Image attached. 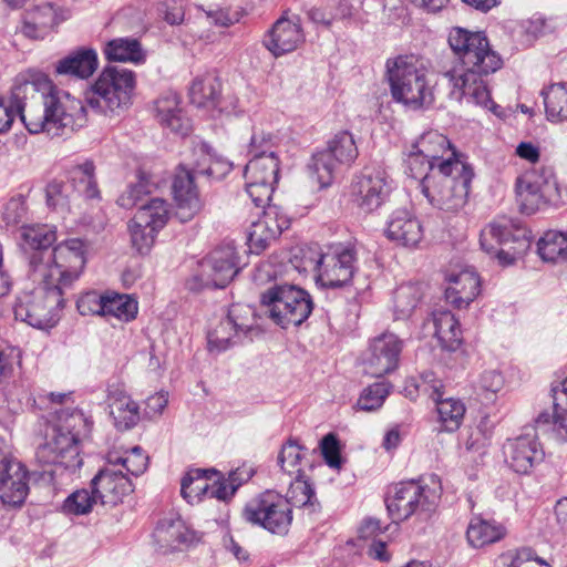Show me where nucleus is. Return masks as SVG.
<instances>
[{"label":"nucleus","instance_id":"obj_21","mask_svg":"<svg viewBox=\"0 0 567 567\" xmlns=\"http://www.w3.org/2000/svg\"><path fill=\"white\" fill-rule=\"evenodd\" d=\"M420 390L427 393L435 403L442 430L457 431L461 427V403L457 399L447 395L442 381L436 379L433 372H425L421 377V382L415 384V390L409 391V395Z\"/></svg>","mask_w":567,"mask_h":567},{"label":"nucleus","instance_id":"obj_5","mask_svg":"<svg viewBox=\"0 0 567 567\" xmlns=\"http://www.w3.org/2000/svg\"><path fill=\"white\" fill-rule=\"evenodd\" d=\"M197 158L190 164H181L174 175L172 190L176 205L175 216L182 221L192 220L203 208L195 181L198 176L220 178L231 169L225 159H214L203 146L196 151Z\"/></svg>","mask_w":567,"mask_h":567},{"label":"nucleus","instance_id":"obj_40","mask_svg":"<svg viewBox=\"0 0 567 567\" xmlns=\"http://www.w3.org/2000/svg\"><path fill=\"white\" fill-rule=\"evenodd\" d=\"M104 54L110 61L134 62L144 60V52L140 42L132 38H117L109 41L104 48Z\"/></svg>","mask_w":567,"mask_h":567},{"label":"nucleus","instance_id":"obj_20","mask_svg":"<svg viewBox=\"0 0 567 567\" xmlns=\"http://www.w3.org/2000/svg\"><path fill=\"white\" fill-rule=\"evenodd\" d=\"M391 183L383 169L364 168L351 184V196L357 206L365 213L378 209L388 198Z\"/></svg>","mask_w":567,"mask_h":567},{"label":"nucleus","instance_id":"obj_15","mask_svg":"<svg viewBox=\"0 0 567 567\" xmlns=\"http://www.w3.org/2000/svg\"><path fill=\"white\" fill-rule=\"evenodd\" d=\"M237 259L233 245L217 247L199 262V274L188 282L189 289L226 287L239 271Z\"/></svg>","mask_w":567,"mask_h":567},{"label":"nucleus","instance_id":"obj_43","mask_svg":"<svg viewBox=\"0 0 567 567\" xmlns=\"http://www.w3.org/2000/svg\"><path fill=\"white\" fill-rule=\"evenodd\" d=\"M547 118L551 122L567 121V83L551 84L542 91Z\"/></svg>","mask_w":567,"mask_h":567},{"label":"nucleus","instance_id":"obj_41","mask_svg":"<svg viewBox=\"0 0 567 567\" xmlns=\"http://www.w3.org/2000/svg\"><path fill=\"white\" fill-rule=\"evenodd\" d=\"M169 216L168 205L162 198H152L142 204L134 215L138 226H147L153 230H161L167 223Z\"/></svg>","mask_w":567,"mask_h":567},{"label":"nucleus","instance_id":"obj_14","mask_svg":"<svg viewBox=\"0 0 567 567\" xmlns=\"http://www.w3.org/2000/svg\"><path fill=\"white\" fill-rule=\"evenodd\" d=\"M243 516L247 522L272 534L285 535L292 522V509L284 496L267 491L246 504Z\"/></svg>","mask_w":567,"mask_h":567},{"label":"nucleus","instance_id":"obj_33","mask_svg":"<svg viewBox=\"0 0 567 567\" xmlns=\"http://www.w3.org/2000/svg\"><path fill=\"white\" fill-rule=\"evenodd\" d=\"M97 68V55L92 49H80L61 59L55 65V72L78 79H87Z\"/></svg>","mask_w":567,"mask_h":567},{"label":"nucleus","instance_id":"obj_36","mask_svg":"<svg viewBox=\"0 0 567 567\" xmlns=\"http://www.w3.org/2000/svg\"><path fill=\"white\" fill-rule=\"evenodd\" d=\"M435 334L443 349L456 351L461 348V327L458 319L450 310L434 313Z\"/></svg>","mask_w":567,"mask_h":567},{"label":"nucleus","instance_id":"obj_61","mask_svg":"<svg viewBox=\"0 0 567 567\" xmlns=\"http://www.w3.org/2000/svg\"><path fill=\"white\" fill-rule=\"evenodd\" d=\"M66 185L63 182L52 181L47 185V204L52 208L64 207L68 204Z\"/></svg>","mask_w":567,"mask_h":567},{"label":"nucleus","instance_id":"obj_48","mask_svg":"<svg viewBox=\"0 0 567 567\" xmlns=\"http://www.w3.org/2000/svg\"><path fill=\"white\" fill-rule=\"evenodd\" d=\"M137 302L126 295H105L103 317L128 322L137 315Z\"/></svg>","mask_w":567,"mask_h":567},{"label":"nucleus","instance_id":"obj_29","mask_svg":"<svg viewBox=\"0 0 567 567\" xmlns=\"http://www.w3.org/2000/svg\"><path fill=\"white\" fill-rule=\"evenodd\" d=\"M58 9L51 3L37 6L25 11L21 32L30 39H44L60 23Z\"/></svg>","mask_w":567,"mask_h":567},{"label":"nucleus","instance_id":"obj_25","mask_svg":"<svg viewBox=\"0 0 567 567\" xmlns=\"http://www.w3.org/2000/svg\"><path fill=\"white\" fill-rule=\"evenodd\" d=\"M290 226V219L284 209L276 205H267L262 215L252 221L248 240L251 248L264 250L271 241L276 240L285 229Z\"/></svg>","mask_w":567,"mask_h":567},{"label":"nucleus","instance_id":"obj_9","mask_svg":"<svg viewBox=\"0 0 567 567\" xmlns=\"http://www.w3.org/2000/svg\"><path fill=\"white\" fill-rule=\"evenodd\" d=\"M301 265L297 268L316 272L317 280L324 287L348 285L357 270V251L351 246L337 245L322 252L316 245L301 249Z\"/></svg>","mask_w":567,"mask_h":567},{"label":"nucleus","instance_id":"obj_45","mask_svg":"<svg viewBox=\"0 0 567 567\" xmlns=\"http://www.w3.org/2000/svg\"><path fill=\"white\" fill-rule=\"evenodd\" d=\"M70 179L75 190L84 197L89 199L100 197L93 162L85 161L82 164L73 166L70 171Z\"/></svg>","mask_w":567,"mask_h":567},{"label":"nucleus","instance_id":"obj_38","mask_svg":"<svg viewBox=\"0 0 567 567\" xmlns=\"http://www.w3.org/2000/svg\"><path fill=\"white\" fill-rule=\"evenodd\" d=\"M21 238L23 247L33 250L30 259L37 254L52 250L50 247L56 240V231L49 225H27L21 228Z\"/></svg>","mask_w":567,"mask_h":567},{"label":"nucleus","instance_id":"obj_46","mask_svg":"<svg viewBox=\"0 0 567 567\" xmlns=\"http://www.w3.org/2000/svg\"><path fill=\"white\" fill-rule=\"evenodd\" d=\"M538 254L544 261L567 260V233L549 230L539 239Z\"/></svg>","mask_w":567,"mask_h":567},{"label":"nucleus","instance_id":"obj_50","mask_svg":"<svg viewBox=\"0 0 567 567\" xmlns=\"http://www.w3.org/2000/svg\"><path fill=\"white\" fill-rule=\"evenodd\" d=\"M392 384L388 381H380L368 386L360 395L357 405L360 410L371 412L380 409L388 395Z\"/></svg>","mask_w":567,"mask_h":567},{"label":"nucleus","instance_id":"obj_31","mask_svg":"<svg viewBox=\"0 0 567 567\" xmlns=\"http://www.w3.org/2000/svg\"><path fill=\"white\" fill-rule=\"evenodd\" d=\"M386 236L403 246L414 247L421 241L423 229L420 220L408 209H396L388 221Z\"/></svg>","mask_w":567,"mask_h":567},{"label":"nucleus","instance_id":"obj_11","mask_svg":"<svg viewBox=\"0 0 567 567\" xmlns=\"http://www.w3.org/2000/svg\"><path fill=\"white\" fill-rule=\"evenodd\" d=\"M261 303L269 317L282 328L301 324L312 311L310 295L292 285H279L261 295Z\"/></svg>","mask_w":567,"mask_h":567},{"label":"nucleus","instance_id":"obj_53","mask_svg":"<svg viewBox=\"0 0 567 567\" xmlns=\"http://www.w3.org/2000/svg\"><path fill=\"white\" fill-rule=\"evenodd\" d=\"M444 275V297L447 303H451L456 309L461 307V292L458 290L461 277V262L458 259H453L450 265L443 270Z\"/></svg>","mask_w":567,"mask_h":567},{"label":"nucleus","instance_id":"obj_55","mask_svg":"<svg viewBox=\"0 0 567 567\" xmlns=\"http://www.w3.org/2000/svg\"><path fill=\"white\" fill-rule=\"evenodd\" d=\"M301 461V446L297 443L296 440H288L286 444L282 445L281 451L278 455V463L281 470L288 474H298L300 475L301 470L299 468V464Z\"/></svg>","mask_w":567,"mask_h":567},{"label":"nucleus","instance_id":"obj_28","mask_svg":"<svg viewBox=\"0 0 567 567\" xmlns=\"http://www.w3.org/2000/svg\"><path fill=\"white\" fill-rule=\"evenodd\" d=\"M107 405L114 425L120 431L133 429L140 422V406L121 384L107 389Z\"/></svg>","mask_w":567,"mask_h":567},{"label":"nucleus","instance_id":"obj_18","mask_svg":"<svg viewBox=\"0 0 567 567\" xmlns=\"http://www.w3.org/2000/svg\"><path fill=\"white\" fill-rule=\"evenodd\" d=\"M557 193L550 169L528 171L516 181V194L523 213L534 214L546 206Z\"/></svg>","mask_w":567,"mask_h":567},{"label":"nucleus","instance_id":"obj_39","mask_svg":"<svg viewBox=\"0 0 567 567\" xmlns=\"http://www.w3.org/2000/svg\"><path fill=\"white\" fill-rule=\"evenodd\" d=\"M220 83L213 74L196 78L189 89L192 104L197 107H214L219 97Z\"/></svg>","mask_w":567,"mask_h":567},{"label":"nucleus","instance_id":"obj_4","mask_svg":"<svg viewBox=\"0 0 567 567\" xmlns=\"http://www.w3.org/2000/svg\"><path fill=\"white\" fill-rule=\"evenodd\" d=\"M85 264L84 241L71 238L60 243L51 251L31 257L28 276L33 282H49L65 291L80 278Z\"/></svg>","mask_w":567,"mask_h":567},{"label":"nucleus","instance_id":"obj_63","mask_svg":"<svg viewBox=\"0 0 567 567\" xmlns=\"http://www.w3.org/2000/svg\"><path fill=\"white\" fill-rule=\"evenodd\" d=\"M147 192L146 185L141 181L135 185L128 186L117 198V204L125 209L133 208L142 202V196Z\"/></svg>","mask_w":567,"mask_h":567},{"label":"nucleus","instance_id":"obj_37","mask_svg":"<svg viewBox=\"0 0 567 567\" xmlns=\"http://www.w3.org/2000/svg\"><path fill=\"white\" fill-rule=\"evenodd\" d=\"M422 282H408L396 288L394 292V313L398 319H406L420 305L426 290Z\"/></svg>","mask_w":567,"mask_h":567},{"label":"nucleus","instance_id":"obj_35","mask_svg":"<svg viewBox=\"0 0 567 567\" xmlns=\"http://www.w3.org/2000/svg\"><path fill=\"white\" fill-rule=\"evenodd\" d=\"M218 476V472L214 468L189 470L183 477L181 483V494L188 502L194 503L199 501L202 496L209 495L210 485L209 481Z\"/></svg>","mask_w":567,"mask_h":567},{"label":"nucleus","instance_id":"obj_22","mask_svg":"<svg viewBox=\"0 0 567 567\" xmlns=\"http://www.w3.org/2000/svg\"><path fill=\"white\" fill-rule=\"evenodd\" d=\"M403 341L394 333L385 332L374 338L363 360L364 372L380 378L399 367Z\"/></svg>","mask_w":567,"mask_h":567},{"label":"nucleus","instance_id":"obj_62","mask_svg":"<svg viewBox=\"0 0 567 567\" xmlns=\"http://www.w3.org/2000/svg\"><path fill=\"white\" fill-rule=\"evenodd\" d=\"M320 447L327 464L331 467H339L340 450L337 437L332 433L327 434L321 440Z\"/></svg>","mask_w":567,"mask_h":567},{"label":"nucleus","instance_id":"obj_8","mask_svg":"<svg viewBox=\"0 0 567 567\" xmlns=\"http://www.w3.org/2000/svg\"><path fill=\"white\" fill-rule=\"evenodd\" d=\"M136 75L121 66L105 68L93 83L86 97L89 107L103 113L120 115L133 102Z\"/></svg>","mask_w":567,"mask_h":567},{"label":"nucleus","instance_id":"obj_27","mask_svg":"<svg viewBox=\"0 0 567 567\" xmlns=\"http://www.w3.org/2000/svg\"><path fill=\"white\" fill-rule=\"evenodd\" d=\"M303 41L300 19L281 17L275 22L264 43L275 56H280L295 51Z\"/></svg>","mask_w":567,"mask_h":567},{"label":"nucleus","instance_id":"obj_59","mask_svg":"<svg viewBox=\"0 0 567 567\" xmlns=\"http://www.w3.org/2000/svg\"><path fill=\"white\" fill-rule=\"evenodd\" d=\"M501 558L511 560L508 567H550L543 559L534 557L533 551L528 548L516 550L515 554H503Z\"/></svg>","mask_w":567,"mask_h":567},{"label":"nucleus","instance_id":"obj_51","mask_svg":"<svg viewBox=\"0 0 567 567\" xmlns=\"http://www.w3.org/2000/svg\"><path fill=\"white\" fill-rule=\"evenodd\" d=\"M95 505H100L95 497L94 489L83 488L72 493L63 503V511L68 514L85 515L90 513Z\"/></svg>","mask_w":567,"mask_h":567},{"label":"nucleus","instance_id":"obj_19","mask_svg":"<svg viewBox=\"0 0 567 567\" xmlns=\"http://www.w3.org/2000/svg\"><path fill=\"white\" fill-rule=\"evenodd\" d=\"M29 493L28 473L14 460L0 437V499L4 506L20 507Z\"/></svg>","mask_w":567,"mask_h":567},{"label":"nucleus","instance_id":"obj_12","mask_svg":"<svg viewBox=\"0 0 567 567\" xmlns=\"http://www.w3.org/2000/svg\"><path fill=\"white\" fill-rule=\"evenodd\" d=\"M480 244L486 252H496L504 266L512 265L527 246L524 230L506 216L495 218L482 229Z\"/></svg>","mask_w":567,"mask_h":567},{"label":"nucleus","instance_id":"obj_10","mask_svg":"<svg viewBox=\"0 0 567 567\" xmlns=\"http://www.w3.org/2000/svg\"><path fill=\"white\" fill-rule=\"evenodd\" d=\"M38 287L23 291L17 298L13 311L18 320L38 329L55 326L64 307V290L49 282H35Z\"/></svg>","mask_w":567,"mask_h":567},{"label":"nucleus","instance_id":"obj_49","mask_svg":"<svg viewBox=\"0 0 567 567\" xmlns=\"http://www.w3.org/2000/svg\"><path fill=\"white\" fill-rule=\"evenodd\" d=\"M405 163L408 175L414 179L420 181L422 193L425 195V197H429V172L434 167L437 168V164L434 163L432 158L425 156L423 153L415 148H413V151L408 155Z\"/></svg>","mask_w":567,"mask_h":567},{"label":"nucleus","instance_id":"obj_32","mask_svg":"<svg viewBox=\"0 0 567 567\" xmlns=\"http://www.w3.org/2000/svg\"><path fill=\"white\" fill-rule=\"evenodd\" d=\"M155 116L159 124L174 133L187 134L189 130L188 118L181 107V99L174 92H166L154 103Z\"/></svg>","mask_w":567,"mask_h":567},{"label":"nucleus","instance_id":"obj_17","mask_svg":"<svg viewBox=\"0 0 567 567\" xmlns=\"http://www.w3.org/2000/svg\"><path fill=\"white\" fill-rule=\"evenodd\" d=\"M255 322L254 308L240 303L230 306L226 318L208 332L209 350L220 352L241 343Z\"/></svg>","mask_w":567,"mask_h":567},{"label":"nucleus","instance_id":"obj_30","mask_svg":"<svg viewBox=\"0 0 567 567\" xmlns=\"http://www.w3.org/2000/svg\"><path fill=\"white\" fill-rule=\"evenodd\" d=\"M154 540L164 553L177 549L181 545L195 542L196 535L179 517L161 519L153 533Z\"/></svg>","mask_w":567,"mask_h":567},{"label":"nucleus","instance_id":"obj_26","mask_svg":"<svg viewBox=\"0 0 567 567\" xmlns=\"http://www.w3.org/2000/svg\"><path fill=\"white\" fill-rule=\"evenodd\" d=\"M90 484L102 506H115L125 495L133 492L130 477L109 463L94 475Z\"/></svg>","mask_w":567,"mask_h":567},{"label":"nucleus","instance_id":"obj_24","mask_svg":"<svg viewBox=\"0 0 567 567\" xmlns=\"http://www.w3.org/2000/svg\"><path fill=\"white\" fill-rule=\"evenodd\" d=\"M503 454L505 463L518 474H528L544 457L536 434L530 433L507 440Z\"/></svg>","mask_w":567,"mask_h":567},{"label":"nucleus","instance_id":"obj_54","mask_svg":"<svg viewBox=\"0 0 567 567\" xmlns=\"http://www.w3.org/2000/svg\"><path fill=\"white\" fill-rule=\"evenodd\" d=\"M486 435L483 431L478 430L477 433L471 434L466 442V452L463 458L474 472H477L483 466V458L485 455Z\"/></svg>","mask_w":567,"mask_h":567},{"label":"nucleus","instance_id":"obj_16","mask_svg":"<svg viewBox=\"0 0 567 567\" xmlns=\"http://www.w3.org/2000/svg\"><path fill=\"white\" fill-rule=\"evenodd\" d=\"M279 176V159L274 152L256 153L245 167L246 192L257 207L270 200Z\"/></svg>","mask_w":567,"mask_h":567},{"label":"nucleus","instance_id":"obj_44","mask_svg":"<svg viewBox=\"0 0 567 567\" xmlns=\"http://www.w3.org/2000/svg\"><path fill=\"white\" fill-rule=\"evenodd\" d=\"M284 498L289 502L291 509L292 507H302L311 514L320 508L311 484L301 475H297L296 480L290 483L287 495Z\"/></svg>","mask_w":567,"mask_h":567},{"label":"nucleus","instance_id":"obj_23","mask_svg":"<svg viewBox=\"0 0 567 567\" xmlns=\"http://www.w3.org/2000/svg\"><path fill=\"white\" fill-rule=\"evenodd\" d=\"M452 157L441 161L437 164L440 181L437 187L426 197L430 203L446 212L456 213L460 208L458 178L461 177L460 154L453 151Z\"/></svg>","mask_w":567,"mask_h":567},{"label":"nucleus","instance_id":"obj_57","mask_svg":"<svg viewBox=\"0 0 567 567\" xmlns=\"http://www.w3.org/2000/svg\"><path fill=\"white\" fill-rule=\"evenodd\" d=\"M105 295L97 291H87L76 301V308L82 316L99 315L103 317Z\"/></svg>","mask_w":567,"mask_h":567},{"label":"nucleus","instance_id":"obj_7","mask_svg":"<svg viewBox=\"0 0 567 567\" xmlns=\"http://www.w3.org/2000/svg\"><path fill=\"white\" fill-rule=\"evenodd\" d=\"M386 74L394 101L414 110L433 101L423 61L414 55H401L386 62Z\"/></svg>","mask_w":567,"mask_h":567},{"label":"nucleus","instance_id":"obj_1","mask_svg":"<svg viewBox=\"0 0 567 567\" xmlns=\"http://www.w3.org/2000/svg\"><path fill=\"white\" fill-rule=\"evenodd\" d=\"M19 115L31 134L62 136L83 127L86 110L81 101L59 90L47 76L17 79L8 100L0 97V134Z\"/></svg>","mask_w":567,"mask_h":567},{"label":"nucleus","instance_id":"obj_58","mask_svg":"<svg viewBox=\"0 0 567 567\" xmlns=\"http://www.w3.org/2000/svg\"><path fill=\"white\" fill-rule=\"evenodd\" d=\"M482 292V279L473 267H463V303H471Z\"/></svg>","mask_w":567,"mask_h":567},{"label":"nucleus","instance_id":"obj_60","mask_svg":"<svg viewBox=\"0 0 567 567\" xmlns=\"http://www.w3.org/2000/svg\"><path fill=\"white\" fill-rule=\"evenodd\" d=\"M555 405V423L559 424L567 434V378L561 382L559 389H553Z\"/></svg>","mask_w":567,"mask_h":567},{"label":"nucleus","instance_id":"obj_6","mask_svg":"<svg viewBox=\"0 0 567 567\" xmlns=\"http://www.w3.org/2000/svg\"><path fill=\"white\" fill-rule=\"evenodd\" d=\"M442 491L441 480L435 474L401 482L386 497V508L394 520L415 517L419 522H427L439 507Z\"/></svg>","mask_w":567,"mask_h":567},{"label":"nucleus","instance_id":"obj_47","mask_svg":"<svg viewBox=\"0 0 567 567\" xmlns=\"http://www.w3.org/2000/svg\"><path fill=\"white\" fill-rule=\"evenodd\" d=\"M148 457L140 446H134L120 456L116 453H110L107 463L116 470H122L126 476L128 474L138 476L144 473L147 467Z\"/></svg>","mask_w":567,"mask_h":567},{"label":"nucleus","instance_id":"obj_13","mask_svg":"<svg viewBox=\"0 0 567 567\" xmlns=\"http://www.w3.org/2000/svg\"><path fill=\"white\" fill-rule=\"evenodd\" d=\"M353 135L348 131L337 133L327 148L316 152L308 165L311 177L321 188L331 185L338 164L350 165L358 157Z\"/></svg>","mask_w":567,"mask_h":567},{"label":"nucleus","instance_id":"obj_42","mask_svg":"<svg viewBox=\"0 0 567 567\" xmlns=\"http://www.w3.org/2000/svg\"><path fill=\"white\" fill-rule=\"evenodd\" d=\"M413 148L420 151L425 156L432 158L433 162L436 164L445 159V153L450 152L449 157L452 158H454L452 156L453 151L458 153L457 150L454 146H452L447 137L439 133L437 131H429L424 133L413 145Z\"/></svg>","mask_w":567,"mask_h":567},{"label":"nucleus","instance_id":"obj_56","mask_svg":"<svg viewBox=\"0 0 567 567\" xmlns=\"http://www.w3.org/2000/svg\"><path fill=\"white\" fill-rule=\"evenodd\" d=\"M128 228L133 247L142 255L147 254L155 241L158 230H153L147 226H138L135 219L131 220Z\"/></svg>","mask_w":567,"mask_h":567},{"label":"nucleus","instance_id":"obj_3","mask_svg":"<svg viewBox=\"0 0 567 567\" xmlns=\"http://www.w3.org/2000/svg\"><path fill=\"white\" fill-rule=\"evenodd\" d=\"M503 65L499 54L492 50L483 32L463 29V96L468 102L496 112L497 105L491 99V92L483 75L496 72Z\"/></svg>","mask_w":567,"mask_h":567},{"label":"nucleus","instance_id":"obj_2","mask_svg":"<svg viewBox=\"0 0 567 567\" xmlns=\"http://www.w3.org/2000/svg\"><path fill=\"white\" fill-rule=\"evenodd\" d=\"M56 421L45 433L43 443L35 451L39 464L52 466L50 475L71 477L83 464L81 440L91 430L84 413L76 409H61L55 412Z\"/></svg>","mask_w":567,"mask_h":567},{"label":"nucleus","instance_id":"obj_52","mask_svg":"<svg viewBox=\"0 0 567 567\" xmlns=\"http://www.w3.org/2000/svg\"><path fill=\"white\" fill-rule=\"evenodd\" d=\"M503 377L495 370L485 371L474 383L476 395L483 403L493 402L496 393L503 388Z\"/></svg>","mask_w":567,"mask_h":567},{"label":"nucleus","instance_id":"obj_64","mask_svg":"<svg viewBox=\"0 0 567 567\" xmlns=\"http://www.w3.org/2000/svg\"><path fill=\"white\" fill-rule=\"evenodd\" d=\"M207 19L217 27L228 28L239 21L237 12L231 13L227 9L217 8L205 11Z\"/></svg>","mask_w":567,"mask_h":567},{"label":"nucleus","instance_id":"obj_34","mask_svg":"<svg viewBox=\"0 0 567 567\" xmlns=\"http://www.w3.org/2000/svg\"><path fill=\"white\" fill-rule=\"evenodd\" d=\"M507 534L506 527L496 520L474 517L466 529V539L471 547L483 548L502 540Z\"/></svg>","mask_w":567,"mask_h":567}]
</instances>
